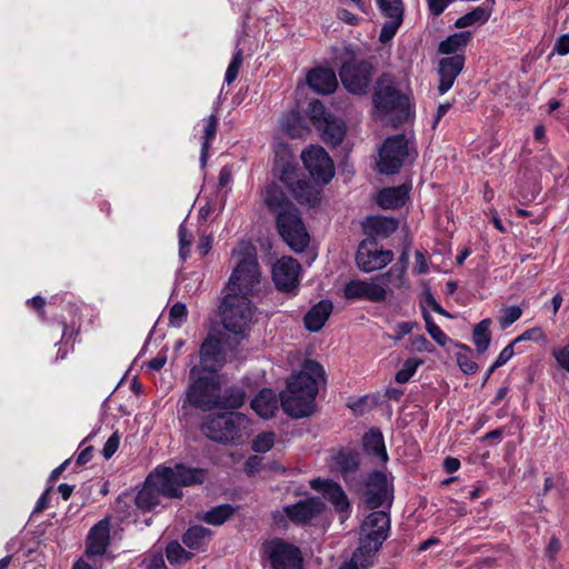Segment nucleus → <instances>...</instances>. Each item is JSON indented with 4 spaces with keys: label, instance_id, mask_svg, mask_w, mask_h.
Returning <instances> with one entry per match:
<instances>
[{
    "label": "nucleus",
    "instance_id": "nucleus-8",
    "mask_svg": "<svg viewBox=\"0 0 569 569\" xmlns=\"http://www.w3.org/2000/svg\"><path fill=\"white\" fill-rule=\"evenodd\" d=\"M220 309L226 330L234 335H242L249 329L253 317L250 297L228 292Z\"/></svg>",
    "mask_w": 569,
    "mask_h": 569
},
{
    "label": "nucleus",
    "instance_id": "nucleus-63",
    "mask_svg": "<svg viewBox=\"0 0 569 569\" xmlns=\"http://www.w3.org/2000/svg\"><path fill=\"white\" fill-rule=\"evenodd\" d=\"M262 466V458L259 456H250L244 462V470L247 475L252 476L260 471Z\"/></svg>",
    "mask_w": 569,
    "mask_h": 569
},
{
    "label": "nucleus",
    "instance_id": "nucleus-48",
    "mask_svg": "<svg viewBox=\"0 0 569 569\" xmlns=\"http://www.w3.org/2000/svg\"><path fill=\"white\" fill-rule=\"evenodd\" d=\"M188 310L184 303L176 302L169 310V325L180 328L187 320Z\"/></svg>",
    "mask_w": 569,
    "mask_h": 569
},
{
    "label": "nucleus",
    "instance_id": "nucleus-61",
    "mask_svg": "<svg viewBox=\"0 0 569 569\" xmlns=\"http://www.w3.org/2000/svg\"><path fill=\"white\" fill-rule=\"evenodd\" d=\"M144 561L147 562V569H167L161 552H152Z\"/></svg>",
    "mask_w": 569,
    "mask_h": 569
},
{
    "label": "nucleus",
    "instance_id": "nucleus-36",
    "mask_svg": "<svg viewBox=\"0 0 569 569\" xmlns=\"http://www.w3.org/2000/svg\"><path fill=\"white\" fill-rule=\"evenodd\" d=\"M212 531L202 526H192L182 535V542L186 547L200 550L208 545Z\"/></svg>",
    "mask_w": 569,
    "mask_h": 569
},
{
    "label": "nucleus",
    "instance_id": "nucleus-31",
    "mask_svg": "<svg viewBox=\"0 0 569 569\" xmlns=\"http://www.w3.org/2000/svg\"><path fill=\"white\" fill-rule=\"evenodd\" d=\"M408 192L406 186L383 188L378 192L377 203L382 209H398L406 203Z\"/></svg>",
    "mask_w": 569,
    "mask_h": 569
},
{
    "label": "nucleus",
    "instance_id": "nucleus-1",
    "mask_svg": "<svg viewBox=\"0 0 569 569\" xmlns=\"http://www.w3.org/2000/svg\"><path fill=\"white\" fill-rule=\"evenodd\" d=\"M263 203L274 216L276 227L282 240L296 252H302L309 244V234L301 212L287 197L282 188L272 182L263 191Z\"/></svg>",
    "mask_w": 569,
    "mask_h": 569
},
{
    "label": "nucleus",
    "instance_id": "nucleus-38",
    "mask_svg": "<svg viewBox=\"0 0 569 569\" xmlns=\"http://www.w3.org/2000/svg\"><path fill=\"white\" fill-rule=\"evenodd\" d=\"M491 320L489 318L481 320L478 322L472 331V341L476 347V350L479 353H485L491 342V332H490Z\"/></svg>",
    "mask_w": 569,
    "mask_h": 569
},
{
    "label": "nucleus",
    "instance_id": "nucleus-3",
    "mask_svg": "<svg viewBox=\"0 0 569 569\" xmlns=\"http://www.w3.org/2000/svg\"><path fill=\"white\" fill-rule=\"evenodd\" d=\"M232 257L237 259V266L227 283L228 292L251 297L261 278L257 249L250 241H240L232 250Z\"/></svg>",
    "mask_w": 569,
    "mask_h": 569
},
{
    "label": "nucleus",
    "instance_id": "nucleus-64",
    "mask_svg": "<svg viewBox=\"0 0 569 569\" xmlns=\"http://www.w3.org/2000/svg\"><path fill=\"white\" fill-rule=\"evenodd\" d=\"M553 52H557L560 56H566L569 53V34H561L555 46Z\"/></svg>",
    "mask_w": 569,
    "mask_h": 569
},
{
    "label": "nucleus",
    "instance_id": "nucleus-15",
    "mask_svg": "<svg viewBox=\"0 0 569 569\" xmlns=\"http://www.w3.org/2000/svg\"><path fill=\"white\" fill-rule=\"evenodd\" d=\"M199 353L200 366H193L190 369L191 376L198 371L218 375L224 365V352L220 339L209 335L202 342Z\"/></svg>",
    "mask_w": 569,
    "mask_h": 569
},
{
    "label": "nucleus",
    "instance_id": "nucleus-35",
    "mask_svg": "<svg viewBox=\"0 0 569 569\" xmlns=\"http://www.w3.org/2000/svg\"><path fill=\"white\" fill-rule=\"evenodd\" d=\"M246 392L238 386H231L219 391L217 409L233 410L242 407Z\"/></svg>",
    "mask_w": 569,
    "mask_h": 569
},
{
    "label": "nucleus",
    "instance_id": "nucleus-19",
    "mask_svg": "<svg viewBox=\"0 0 569 569\" xmlns=\"http://www.w3.org/2000/svg\"><path fill=\"white\" fill-rule=\"evenodd\" d=\"M345 298L348 300H368L382 302L387 298V290L382 284L363 280H351L343 289Z\"/></svg>",
    "mask_w": 569,
    "mask_h": 569
},
{
    "label": "nucleus",
    "instance_id": "nucleus-52",
    "mask_svg": "<svg viewBox=\"0 0 569 569\" xmlns=\"http://www.w3.org/2000/svg\"><path fill=\"white\" fill-rule=\"evenodd\" d=\"M407 348L415 352H432L435 350L433 345L423 335L410 337Z\"/></svg>",
    "mask_w": 569,
    "mask_h": 569
},
{
    "label": "nucleus",
    "instance_id": "nucleus-17",
    "mask_svg": "<svg viewBox=\"0 0 569 569\" xmlns=\"http://www.w3.org/2000/svg\"><path fill=\"white\" fill-rule=\"evenodd\" d=\"M390 515L387 511L370 512L361 525V539L381 547L390 531Z\"/></svg>",
    "mask_w": 569,
    "mask_h": 569
},
{
    "label": "nucleus",
    "instance_id": "nucleus-7",
    "mask_svg": "<svg viewBox=\"0 0 569 569\" xmlns=\"http://www.w3.org/2000/svg\"><path fill=\"white\" fill-rule=\"evenodd\" d=\"M340 60L338 73L343 88L351 94H366L372 82L373 64L348 49Z\"/></svg>",
    "mask_w": 569,
    "mask_h": 569
},
{
    "label": "nucleus",
    "instance_id": "nucleus-25",
    "mask_svg": "<svg viewBox=\"0 0 569 569\" xmlns=\"http://www.w3.org/2000/svg\"><path fill=\"white\" fill-rule=\"evenodd\" d=\"M307 83L313 91L322 94L332 93L338 86L336 73L327 68L310 70L307 74Z\"/></svg>",
    "mask_w": 569,
    "mask_h": 569
},
{
    "label": "nucleus",
    "instance_id": "nucleus-56",
    "mask_svg": "<svg viewBox=\"0 0 569 569\" xmlns=\"http://www.w3.org/2000/svg\"><path fill=\"white\" fill-rule=\"evenodd\" d=\"M552 356L556 359L557 365L569 372V343L563 347L553 348Z\"/></svg>",
    "mask_w": 569,
    "mask_h": 569
},
{
    "label": "nucleus",
    "instance_id": "nucleus-44",
    "mask_svg": "<svg viewBox=\"0 0 569 569\" xmlns=\"http://www.w3.org/2000/svg\"><path fill=\"white\" fill-rule=\"evenodd\" d=\"M422 318L426 322V330L430 335V337L441 347H445L448 342L449 338L447 335L440 329L438 325L435 323L431 315L426 309L422 310Z\"/></svg>",
    "mask_w": 569,
    "mask_h": 569
},
{
    "label": "nucleus",
    "instance_id": "nucleus-16",
    "mask_svg": "<svg viewBox=\"0 0 569 569\" xmlns=\"http://www.w3.org/2000/svg\"><path fill=\"white\" fill-rule=\"evenodd\" d=\"M300 263L291 257H282L272 267V280L282 292H293L299 286Z\"/></svg>",
    "mask_w": 569,
    "mask_h": 569
},
{
    "label": "nucleus",
    "instance_id": "nucleus-51",
    "mask_svg": "<svg viewBox=\"0 0 569 569\" xmlns=\"http://www.w3.org/2000/svg\"><path fill=\"white\" fill-rule=\"evenodd\" d=\"M522 315V310L518 306H511L502 309V315L499 318V323L502 329H507L515 323Z\"/></svg>",
    "mask_w": 569,
    "mask_h": 569
},
{
    "label": "nucleus",
    "instance_id": "nucleus-42",
    "mask_svg": "<svg viewBox=\"0 0 569 569\" xmlns=\"http://www.w3.org/2000/svg\"><path fill=\"white\" fill-rule=\"evenodd\" d=\"M281 129L291 138H299L305 131L302 118L296 111L287 113L281 121Z\"/></svg>",
    "mask_w": 569,
    "mask_h": 569
},
{
    "label": "nucleus",
    "instance_id": "nucleus-60",
    "mask_svg": "<svg viewBox=\"0 0 569 569\" xmlns=\"http://www.w3.org/2000/svg\"><path fill=\"white\" fill-rule=\"evenodd\" d=\"M515 346H516V343H513V340H512L508 346H506L500 351L499 356L497 357V359L495 361L496 367H502L512 358V356L515 355V350H513Z\"/></svg>",
    "mask_w": 569,
    "mask_h": 569
},
{
    "label": "nucleus",
    "instance_id": "nucleus-27",
    "mask_svg": "<svg viewBox=\"0 0 569 569\" xmlns=\"http://www.w3.org/2000/svg\"><path fill=\"white\" fill-rule=\"evenodd\" d=\"M332 308V302L329 300H321L316 303L303 318L306 329L310 332L320 331L330 317Z\"/></svg>",
    "mask_w": 569,
    "mask_h": 569
},
{
    "label": "nucleus",
    "instance_id": "nucleus-39",
    "mask_svg": "<svg viewBox=\"0 0 569 569\" xmlns=\"http://www.w3.org/2000/svg\"><path fill=\"white\" fill-rule=\"evenodd\" d=\"M218 128V117L216 114H210L206 119V126L203 130L202 144H201V154L200 162L202 167H206L208 160V151L211 147L212 140L216 138Z\"/></svg>",
    "mask_w": 569,
    "mask_h": 569
},
{
    "label": "nucleus",
    "instance_id": "nucleus-21",
    "mask_svg": "<svg viewBox=\"0 0 569 569\" xmlns=\"http://www.w3.org/2000/svg\"><path fill=\"white\" fill-rule=\"evenodd\" d=\"M325 510V503L318 497H311L284 507L287 517L295 523L305 525Z\"/></svg>",
    "mask_w": 569,
    "mask_h": 569
},
{
    "label": "nucleus",
    "instance_id": "nucleus-10",
    "mask_svg": "<svg viewBox=\"0 0 569 569\" xmlns=\"http://www.w3.org/2000/svg\"><path fill=\"white\" fill-rule=\"evenodd\" d=\"M244 417L240 413L209 416L200 426L201 432L210 440L220 443L233 442L241 438Z\"/></svg>",
    "mask_w": 569,
    "mask_h": 569
},
{
    "label": "nucleus",
    "instance_id": "nucleus-53",
    "mask_svg": "<svg viewBox=\"0 0 569 569\" xmlns=\"http://www.w3.org/2000/svg\"><path fill=\"white\" fill-rule=\"evenodd\" d=\"M300 180L301 179L298 178V171L296 167L289 163L282 167L280 173V181L283 184H286L290 191L297 186V182Z\"/></svg>",
    "mask_w": 569,
    "mask_h": 569
},
{
    "label": "nucleus",
    "instance_id": "nucleus-43",
    "mask_svg": "<svg viewBox=\"0 0 569 569\" xmlns=\"http://www.w3.org/2000/svg\"><path fill=\"white\" fill-rule=\"evenodd\" d=\"M166 557L171 565H179L190 560L193 553L187 551L178 541L173 540L167 545Z\"/></svg>",
    "mask_w": 569,
    "mask_h": 569
},
{
    "label": "nucleus",
    "instance_id": "nucleus-4",
    "mask_svg": "<svg viewBox=\"0 0 569 569\" xmlns=\"http://www.w3.org/2000/svg\"><path fill=\"white\" fill-rule=\"evenodd\" d=\"M372 103L382 116L397 114L399 120L410 117V98L403 82L390 72H383L376 81Z\"/></svg>",
    "mask_w": 569,
    "mask_h": 569
},
{
    "label": "nucleus",
    "instance_id": "nucleus-50",
    "mask_svg": "<svg viewBox=\"0 0 569 569\" xmlns=\"http://www.w3.org/2000/svg\"><path fill=\"white\" fill-rule=\"evenodd\" d=\"M455 357H456L458 367L465 375L471 376L478 371V369H479L478 363L476 361H473L468 353L457 352L455 355Z\"/></svg>",
    "mask_w": 569,
    "mask_h": 569
},
{
    "label": "nucleus",
    "instance_id": "nucleus-40",
    "mask_svg": "<svg viewBox=\"0 0 569 569\" xmlns=\"http://www.w3.org/2000/svg\"><path fill=\"white\" fill-rule=\"evenodd\" d=\"M491 11L490 9L479 6L471 10L470 12L463 14L459 19L456 20L455 27L462 29L475 23H485L490 18Z\"/></svg>",
    "mask_w": 569,
    "mask_h": 569
},
{
    "label": "nucleus",
    "instance_id": "nucleus-29",
    "mask_svg": "<svg viewBox=\"0 0 569 569\" xmlns=\"http://www.w3.org/2000/svg\"><path fill=\"white\" fill-rule=\"evenodd\" d=\"M380 548L381 547L360 538L359 547L353 552L350 561L345 563V566H349L352 569H369L373 566L375 556Z\"/></svg>",
    "mask_w": 569,
    "mask_h": 569
},
{
    "label": "nucleus",
    "instance_id": "nucleus-18",
    "mask_svg": "<svg viewBox=\"0 0 569 569\" xmlns=\"http://www.w3.org/2000/svg\"><path fill=\"white\" fill-rule=\"evenodd\" d=\"M381 13L388 19L381 28L379 40H391L403 21L405 7L401 0H377Z\"/></svg>",
    "mask_w": 569,
    "mask_h": 569
},
{
    "label": "nucleus",
    "instance_id": "nucleus-24",
    "mask_svg": "<svg viewBox=\"0 0 569 569\" xmlns=\"http://www.w3.org/2000/svg\"><path fill=\"white\" fill-rule=\"evenodd\" d=\"M331 467L338 471L346 483H349L352 476L359 470V453L353 450L341 449L331 455Z\"/></svg>",
    "mask_w": 569,
    "mask_h": 569
},
{
    "label": "nucleus",
    "instance_id": "nucleus-41",
    "mask_svg": "<svg viewBox=\"0 0 569 569\" xmlns=\"http://www.w3.org/2000/svg\"><path fill=\"white\" fill-rule=\"evenodd\" d=\"M234 512V508L231 505L223 503L212 507L210 510L204 512L202 520L209 525L220 526L226 522Z\"/></svg>",
    "mask_w": 569,
    "mask_h": 569
},
{
    "label": "nucleus",
    "instance_id": "nucleus-2",
    "mask_svg": "<svg viewBox=\"0 0 569 569\" xmlns=\"http://www.w3.org/2000/svg\"><path fill=\"white\" fill-rule=\"evenodd\" d=\"M323 367L315 360H306L301 370L287 382L288 393L281 395V407L292 418L308 417L313 412L319 383L325 381Z\"/></svg>",
    "mask_w": 569,
    "mask_h": 569
},
{
    "label": "nucleus",
    "instance_id": "nucleus-62",
    "mask_svg": "<svg viewBox=\"0 0 569 569\" xmlns=\"http://www.w3.org/2000/svg\"><path fill=\"white\" fill-rule=\"evenodd\" d=\"M409 263V253L408 250H402L398 262L392 266V273H397L400 277H405L406 270Z\"/></svg>",
    "mask_w": 569,
    "mask_h": 569
},
{
    "label": "nucleus",
    "instance_id": "nucleus-6",
    "mask_svg": "<svg viewBox=\"0 0 569 569\" xmlns=\"http://www.w3.org/2000/svg\"><path fill=\"white\" fill-rule=\"evenodd\" d=\"M168 499L180 498L181 488L203 480L202 471L177 463L174 467H158L148 476Z\"/></svg>",
    "mask_w": 569,
    "mask_h": 569
},
{
    "label": "nucleus",
    "instance_id": "nucleus-34",
    "mask_svg": "<svg viewBox=\"0 0 569 569\" xmlns=\"http://www.w3.org/2000/svg\"><path fill=\"white\" fill-rule=\"evenodd\" d=\"M291 193L301 204L307 203L310 207H316L320 202V190L307 180L298 181Z\"/></svg>",
    "mask_w": 569,
    "mask_h": 569
},
{
    "label": "nucleus",
    "instance_id": "nucleus-55",
    "mask_svg": "<svg viewBox=\"0 0 569 569\" xmlns=\"http://www.w3.org/2000/svg\"><path fill=\"white\" fill-rule=\"evenodd\" d=\"M380 281L379 284L385 287L401 288L405 283V277H400L397 273H392V267L386 272L376 278Z\"/></svg>",
    "mask_w": 569,
    "mask_h": 569
},
{
    "label": "nucleus",
    "instance_id": "nucleus-45",
    "mask_svg": "<svg viewBox=\"0 0 569 569\" xmlns=\"http://www.w3.org/2000/svg\"><path fill=\"white\" fill-rule=\"evenodd\" d=\"M422 360L409 358L405 361L402 368L397 371L395 380L398 383H406L408 382L412 376L416 373L419 366L422 365Z\"/></svg>",
    "mask_w": 569,
    "mask_h": 569
},
{
    "label": "nucleus",
    "instance_id": "nucleus-23",
    "mask_svg": "<svg viewBox=\"0 0 569 569\" xmlns=\"http://www.w3.org/2000/svg\"><path fill=\"white\" fill-rule=\"evenodd\" d=\"M110 542V521L103 518L89 531L87 537L86 553L88 556H102Z\"/></svg>",
    "mask_w": 569,
    "mask_h": 569
},
{
    "label": "nucleus",
    "instance_id": "nucleus-14",
    "mask_svg": "<svg viewBox=\"0 0 569 569\" xmlns=\"http://www.w3.org/2000/svg\"><path fill=\"white\" fill-rule=\"evenodd\" d=\"M310 176L318 182L328 183L335 174L333 161L320 146H311L301 154Z\"/></svg>",
    "mask_w": 569,
    "mask_h": 569
},
{
    "label": "nucleus",
    "instance_id": "nucleus-54",
    "mask_svg": "<svg viewBox=\"0 0 569 569\" xmlns=\"http://www.w3.org/2000/svg\"><path fill=\"white\" fill-rule=\"evenodd\" d=\"M178 236H179V247H180L179 254L182 259H186L189 256L188 248L192 243V234L188 231L187 227L183 223H181L179 226Z\"/></svg>",
    "mask_w": 569,
    "mask_h": 569
},
{
    "label": "nucleus",
    "instance_id": "nucleus-26",
    "mask_svg": "<svg viewBox=\"0 0 569 569\" xmlns=\"http://www.w3.org/2000/svg\"><path fill=\"white\" fill-rule=\"evenodd\" d=\"M398 226L397 219L382 216L368 217L362 223L368 238H387L398 229Z\"/></svg>",
    "mask_w": 569,
    "mask_h": 569
},
{
    "label": "nucleus",
    "instance_id": "nucleus-5",
    "mask_svg": "<svg viewBox=\"0 0 569 569\" xmlns=\"http://www.w3.org/2000/svg\"><path fill=\"white\" fill-rule=\"evenodd\" d=\"M219 391H221V381L218 375L201 371L194 376L190 375L181 410L194 408L203 412L212 411L217 409Z\"/></svg>",
    "mask_w": 569,
    "mask_h": 569
},
{
    "label": "nucleus",
    "instance_id": "nucleus-20",
    "mask_svg": "<svg viewBox=\"0 0 569 569\" xmlns=\"http://www.w3.org/2000/svg\"><path fill=\"white\" fill-rule=\"evenodd\" d=\"M312 489L322 493L339 513H349L350 502L342 487L331 479H313L310 481Z\"/></svg>",
    "mask_w": 569,
    "mask_h": 569
},
{
    "label": "nucleus",
    "instance_id": "nucleus-28",
    "mask_svg": "<svg viewBox=\"0 0 569 569\" xmlns=\"http://www.w3.org/2000/svg\"><path fill=\"white\" fill-rule=\"evenodd\" d=\"M279 401L271 389H262L251 401V408L263 419L272 418L278 411Z\"/></svg>",
    "mask_w": 569,
    "mask_h": 569
},
{
    "label": "nucleus",
    "instance_id": "nucleus-59",
    "mask_svg": "<svg viewBox=\"0 0 569 569\" xmlns=\"http://www.w3.org/2000/svg\"><path fill=\"white\" fill-rule=\"evenodd\" d=\"M419 325L418 322L416 321H402V322H399L396 327V333L395 336H392L391 338L395 340V341H400L402 340V338L409 333H411V331L415 329V328H418Z\"/></svg>",
    "mask_w": 569,
    "mask_h": 569
},
{
    "label": "nucleus",
    "instance_id": "nucleus-32",
    "mask_svg": "<svg viewBox=\"0 0 569 569\" xmlns=\"http://www.w3.org/2000/svg\"><path fill=\"white\" fill-rule=\"evenodd\" d=\"M162 492L148 477L144 487L138 492L136 497V506L142 511H152L161 503Z\"/></svg>",
    "mask_w": 569,
    "mask_h": 569
},
{
    "label": "nucleus",
    "instance_id": "nucleus-11",
    "mask_svg": "<svg viewBox=\"0 0 569 569\" xmlns=\"http://www.w3.org/2000/svg\"><path fill=\"white\" fill-rule=\"evenodd\" d=\"M271 569H303V558L300 549L281 538H273L263 543Z\"/></svg>",
    "mask_w": 569,
    "mask_h": 569
},
{
    "label": "nucleus",
    "instance_id": "nucleus-30",
    "mask_svg": "<svg viewBox=\"0 0 569 569\" xmlns=\"http://www.w3.org/2000/svg\"><path fill=\"white\" fill-rule=\"evenodd\" d=\"M317 130L320 132L322 141L331 147L339 146L346 136L345 122L333 116L327 121H322V126Z\"/></svg>",
    "mask_w": 569,
    "mask_h": 569
},
{
    "label": "nucleus",
    "instance_id": "nucleus-58",
    "mask_svg": "<svg viewBox=\"0 0 569 569\" xmlns=\"http://www.w3.org/2000/svg\"><path fill=\"white\" fill-rule=\"evenodd\" d=\"M120 445V436L118 431L113 432L108 440L106 441L103 449H102V456L104 459H110L116 451L118 450Z\"/></svg>",
    "mask_w": 569,
    "mask_h": 569
},
{
    "label": "nucleus",
    "instance_id": "nucleus-37",
    "mask_svg": "<svg viewBox=\"0 0 569 569\" xmlns=\"http://www.w3.org/2000/svg\"><path fill=\"white\" fill-rule=\"evenodd\" d=\"M470 39V31H460L453 33L439 43L438 50L442 54H458L457 52L462 50L468 44Z\"/></svg>",
    "mask_w": 569,
    "mask_h": 569
},
{
    "label": "nucleus",
    "instance_id": "nucleus-9",
    "mask_svg": "<svg viewBox=\"0 0 569 569\" xmlns=\"http://www.w3.org/2000/svg\"><path fill=\"white\" fill-rule=\"evenodd\" d=\"M412 144L413 141L403 133L388 137L379 149L378 171L383 174L398 173L408 161Z\"/></svg>",
    "mask_w": 569,
    "mask_h": 569
},
{
    "label": "nucleus",
    "instance_id": "nucleus-13",
    "mask_svg": "<svg viewBox=\"0 0 569 569\" xmlns=\"http://www.w3.org/2000/svg\"><path fill=\"white\" fill-rule=\"evenodd\" d=\"M393 260L391 250L379 249L376 238L362 240L356 253L357 267L363 272L380 270Z\"/></svg>",
    "mask_w": 569,
    "mask_h": 569
},
{
    "label": "nucleus",
    "instance_id": "nucleus-12",
    "mask_svg": "<svg viewBox=\"0 0 569 569\" xmlns=\"http://www.w3.org/2000/svg\"><path fill=\"white\" fill-rule=\"evenodd\" d=\"M363 501L369 509H378L383 505L391 507L393 501V486L389 483L387 475L375 470L368 473L362 491Z\"/></svg>",
    "mask_w": 569,
    "mask_h": 569
},
{
    "label": "nucleus",
    "instance_id": "nucleus-22",
    "mask_svg": "<svg viewBox=\"0 0 569 569\" xmlns=\"http://www.w3.org/2000/svg\"><path fill=\"white\" fill-rule=\"evenodd\" d=\"M465 66L463 54H453L451 57L442 58L439 61L438 73L440 82L438 91L440 94H445L455 83L456 78L462 71Z\"/></svg>",
    "mask_w": 569,
    "mask_h": 569
},
{
    "label": "nucleus",
    "instance_id": "nucleus-49",
    "mask_svg": "<svg viewBox=\"0 0 569 569\" xmlns=\"http://www.w3.org/2000/svg\"><path fill=\"white\" fill-rule=\"evenodd\" d=\"M276 435L273 432L259 433L252 441V450L256 452H267L274 443Z\"/></svg>",
    "mask_w": 569,
    "mask_h": 569
},
{
    "label": "nucleus",
    "instance_id": "nucleus-47",
    "mask_svg": "<svg viewBox=\"0 0 569 569\" xmlns=\"http://www.w3.org/2000/svg\"><path fill=\"white\" fill-rule=\"evenodd\" d=\"M243 61V51L242 49L238 48L227 68L226 74H224V82L228 84H231L238 77L239 70L242 66Z\"/></svg>",
    "mask_w": 569,
    "mask_h": 569
},
{
    "label": "nucleus",
    "instance_id": "nucleus-57",
    "mask_svg": "<svg viewBox=\"0 0 569 569\" xmlns=\"http://www.w3.org/2000/svg\"><path fill=\"white\" fill-rule=\"evenodd\" d=\"M546 338L543 331L541 328L539 327H535V328H530V329H527L526 331H523L520 336H518L515 340H513V343H518L520 341H540V340H543Z\"/></svg>",
    "mask_w": 569,
    "mask_h": 569
},
{
    "label": "nucleus",
    "instance_id": "nucleus-46",
    "mask_svg": "<svg viewBox=\"0 0 569 569\" xmlns=\"http://www.w3.org/2000/svg\"><path fill=\"white\" fill-rule=\"evenodd\" d=\"M331 116L319 100L310 102L309 118L317 129L322 126V121H327Z\"/></svg>",
    "mask_w": 569,
    "mask_h": 569
},
{
    "label": "nucleus",
    "instance_id": "nucleus-33",
    "mask_svg": "<svg viewBox=\"0 0 569 569\" xmlns=\"http://www.w3.org/2000/svg\"><path fill=\"white\" fill-rule=\"evenodd\" d=\"M362 445L366 453L379 458L382 462L388 461L383 436L378 428H372L365 433Z\"/></svg>",
    "mask_w": 569,
    "mask_h": 569
}]
</instances>
